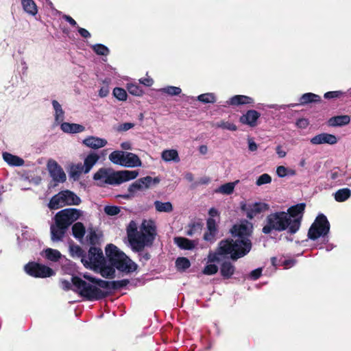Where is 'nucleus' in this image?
Listing matches in <instances>:
<instances>
[{"mask_svg":"<svg viewBox=\"0 0 351 351\" xmlns=\"http://www.w3.org/2000/svg\"><path fill=\"white\" fill-rule=\"evenodd\" d=\"M232 237H238L234 240L226 239L221 240L218 245V254L221 255H230L233 261H237L247 255L252 247V243L250 239L252 230L244 223L235 224L230 229Z\"/></svg>","mask_w":351,"mask_h":351,"instance_id":"obj_1","label":"nucleus"},{"mask_svg":"<svg viewBox=\"0 0 351 351\" xmlns=\"http://www.w3.org/2000/svg\"><path fill=\"white\" fill-rule=\"evenodd\" d=\"M126 232L128 241L135 252H142L145 246L153 245L156 236V227L152 220H143L140 231H138L137 223L132 220L127 226Z\"/></svg>","mask_w":351,"mask_h":351,"instance_id":"obj_2","label":"nucleus"},{"mask_svg":"<svg viewBox=\"0 0 351 351\" xmlns=\"http://www.w3.org/2000/svg\"><path fill=\"white\" fill-rule=\"evenodd\" d=\"M265 225L262 228L263 233L270 234L272 231L287 232L291 235L295 234L301 226V217L290 219L285 211H278L268 215Z\"/></svg>","mask_w":351,"mask_h":351,"instance_id":"obj_3","label":"nucleus"},{"mask_svg":"<svg viewBox=\"0 0 351 351\" xmlns=\"http://www.w3.org/2000/svg\"><path fill=\"white\" fill-rule=\"evenodd\" d=\"M138 175L137 171H114L110 168H100L93 176L95 180H99L103 184L119 185L125 182L135 179Z\"/></svg>","mask_w":351,"mask_h":351,"instance_id":"obj_4","label":"nucleus"},{"mask_svg":"<svg viewBox=\"0 0 351 351\" xmlns=\"http://www.w3.org/2000/svg\"><path fill=\"white\" fill-rule=\"evenodd\" d=\"M105 251L110 263L119 271L130 274L136 270L138 265L114 244H108Z\"/></svg>","mask_w":351,"mask_h":351,"instance_id":"obj_5","label":"nucleus"},{"mask_svg":"<svg viewBox=\"0 0 351 351\" xmlns=\"http://www.w3.org/2000/svg\"><path fill=\"white\" fill-rule=\"evenodd\" d=\"M71 282L77 288L78 293L88 301L100 300L110 295V291L101 290L76 276H72Z\"/></svg>","mask_w":351,"mask_h":351,"instance_id":"obj_6","label":"nucleus"},{"mask_svg":"<svg viewBox=\"0 0 351 351\" xmlns=\"http://www.w3.org/2000/svg\"><path fill=\"white\" fill-rule=\"evenodd\" d=\"M80 198L69 190L62 191L53 195L48 204L50 210H56L64 206L79 205Z\"/></svg>","mask_w":351,"mask_h":351,"instance_id":"obj_7","label":"nucleus"},{"mask_svg":"<svg viewBox=\"0 0 351 351\" xmlns=\"http://www.w3.org/2000/svg\"><path fill=\"white\" fill-rule=\"evenodd\" d=\"M330 223L324 214H319L308 231V237L315 241L327 235L330 231Z\"/></svg>","mask_w":351,"mask_h":351,"instance_id":"obj_8","label":"nucleus"},{"mask_svg":"<svg viewBox=\"0 0 351 351\" xmlns=\"http://www.w3.org/2000/svg\"><path fill=\"white\" fill-rule=\"evenodd\" d=\"M82 212L77 208H69L58 212L54 216V221L69 228V226L82 216Z\"/></svg>","mask_w":351,"mask_h":351,"instance_id":"obj_9","label":"nucleus"},{"mask_svg":"<svg viewBox=\"0 0 351 351\" xmlns=\"http://www.w3.org/2000/svg\"><path fill=\"white\" fill-rule=\"evenodd\" d=\"M103 252L101 248L91 246L88 252V257L83 260V265L86 268L97 271L98 267L104 261Z\"/></svg>","mask_w":351,"mask_h":351,"instance_id":"obj_10","label":"nucleus"},{"mask_svg":"<svg viewBox=\"0 0 351 351\" xmlns=\"http://www.w3.org/2000/svg\"><path fill=\"white\" fill-rule=\"evenodd\" d=\"M25 272L34 278H47L55 275V271L49 267L45 265L29 262L24 267Z\"/></svg>","mask_w":351,"mask_h":351,"instance_id":"obj_11","label":"nucleus"},{"mask_svg":"<svg viewBox=\"0 0 351 351\" xmlns=\"http://www.w3.org/2000/svg\"><path fill=\"white\" fill-rule=\"evenodd\" d=\"M241 210L246 213L248 219H252L256 215L269 209V204L264 202H255L247 204L244 202H241Z\"/></svg>","mask_w":351,"mask_h":351,"instance_id":"obj_12","label":"nucleus"},{"mask_svg":"<svg viewBox=\"0 0 351 351\" xmlns=\"http://www.w3.org/2000/svg\"><path fill=\"white\" fill-rule=\"evenodd\" d=\"M47 169L50 176L56 182H64L66 180V176L62 168L54 160H49L47 162Z\"/></svg>","mask_w":351,"mask_h":351,"instance_id":"obj_13","label":"nucleus"},{"mask_svg":"<svg viewBox=\"0 0 351 351\" xmlns=\"http://www.w3.org/2000/svg\"><path fill=\"white\" fill-rule=\"evenodd\" d=\"M261 117V113L255 110H248L239 118V122L251 128L258 125V120Z\"/></svg>","mask_w":351,"mask_h":351,"instance_id":"obj_14","label":"nucleus"},{"mask_svg":"<svg viewBox=\"0 0 351 351\" xmlns=\"http://www.w3.org/2000/svg\"><path fill=\"white\" fill-rule=\"evenodd\" d=\"M310 142L313 145H335L337 143V138L334 134L321 133L311 138Z\"/></svg>","mask_w":351,"mask_h":351,"instance_id":"obj_15","label":"nucleus"},{"mask_svg":"<svg viewBox=\"0 0 351 351\" xmlns=\"http://www.w3.org/2000/svg\"><path fill=\"white\" fill-rule=\"evenodd\" d=\"M82 143L89 148L97 149L105 147L107 145L108 141L105 138L89 136L83 140Z\"/></svg>","mask_w":351,"mask_h":351,"instance_id":"obj_16","label":"nucleus"},{"mask_svg":"<svg viewBox=\"0 0 351 351\" xmlns=\"http://www.w3.org/2000/svg\"><path fill=\"white\" fill-rule=\"evenodd\" d=\"M67 228L56 222L50 226L51 239L53 241H60L63 239L67 231Z\"/></svg>","mask_w":351,"mask_h":351,"instance_id":"obj_17","label":"nucleus"},{"mask_svg":"<svg viewBox=\"0 0 351 351\" xmlns=\"http://www.w3.org/2000/svg\"><path fill=\"white\" fill-rule=\"evenodd\" d=\"M174 243L181 250H191L195 247L197 242L182 237H176L173 239Z\"/></svg>","mask_w":351,"mask_h":351,"instance_id":"obj_18","label":"nucleus"},{"mask_svg":"<svg viewBox=\"0 0 351 351\" xmlns=\"http://www.w3.org/2000/svg\"><path fill=\"white\" fill-rule=\"evenodd\" d=\"M254 100L253 98L242 95H237L232 97L227 101V104L229 106H240L245 104H253Z\"/></svg>","mask_w":351,"mask_h":351,"instance_id":"obj_19","label":"nucleus"},{"mask_svg":"<svg viewBox=\"0 0 351 351\" xmlns=\"http://www.w3.org/2000/svg\"><path fill=\"white\" fill-rule=\"evenodd\" d=\"M141 165V160L137 155L131 152L125 153L123 166L128 167H140Z\"/></svg>","mask_w":351,"mask_h":351,"instance_id":"obj_20","label":"nucleus"},{"mask_svg":"<svg viewBox=\"0 0 351 351\" xmlns=\"http://www.w3.org/2000/svg\"><path fill=\"white\" fill-rule=\"evenodd\" d=\"M235 272L234 265L229 261H223L220 265V274L223 279H230Z\"/></svg>","mask_w":351,"mask_h":351,"instance_id":"obj_21","label":"nucleus"},{"mask_svg":"<svg viewBox=\"0 0 351 351\" xmlns=\"http://www.w3.org/2000/svg\"><path fill=\"white\" fill-rule=\"evenodd\" d=\"M350 117L349 115H338L330 118L328 125L331 127H341L349 124Z\"/></svg>","mask_w":351,"mask_h":351,"instance_id":"obj_22","label":"nucleus"},{"mask_svg":"<svg viewBox=\"0 0 351 351\" xmlns=\"http://www.w3.org/2000/svg\"><path fill=\"white\" fill-rule=\"evenodd\" d=\"M102 277L106 278H114L115 276V267L111 264L110 265H106V259L101 263V265L98 267V270Z\"/></svg>","mask_w":351,"mask_h":351,"instance_id":"obj_23","label":"nucleus"},{"mask_svg":"<svg viewBox=\"0 0 351 351\" xmlns=\"http://www.w3.org/2000/svg\"><path fill=\"white\" fill-rule=\"evenodd\" d=\"M306 208L305 203H300L296 205L292 206L289 207L287 210L288 215L290 216V219L291 217L293 219H297L298 217H301V220L302 219V216L304 213V210Z\"/></svg>","mask_w":351,"mask_h":351,"instance_id":"obj_24","label":"nucleus"},{"mask_svg":"<svg viewBox=\"0 0 351 351\" xmlns=\"http://www.w3.org/2000/svg\"><path fill=\"white\" fill-rule=\"evenodd\" d=\"M60 128L64 132L71 134L80 133L85 130V127L82 125L67 122L62 123Z\"/></svg>","mask_w":351,"mask_h":351,"instance_id":"obj_25","label":"nucleus"},{"mask_svg":"<svg viewBox=\"0 0 351 351\" xmlns=\"http://www.w3.org/2000/svg\"><path fill=\"white\" fill-rule=\"evenodd\" d=\"M100 158V156L97 153L90 152L85 158L84 161V173H88L93 167L98 162Z\"/></svg>","mask_w":351,"mask_h":351,"instance_id":"obj_26","label":"nucleus"},{"mask_svg":"<svg viewBox=\"0 0 351 351\" xmlns=\"http://www.w3.org/2000/svg\"><path fill=\"white\" fill-rule=\"evenodd\" d=\"M203 223L199 221H193L186 227V235L193 237L195 234H200Z\"/></svg>","mask_w":351,"mask_h":351,"instance_id":"obj_27","label":"nucleus"},{"mask_svg":"<svg viewBox=\"0 0 351 351\" xmlns=\"http://www.w3.org/2000/svg\"><path fill=\"white\" fill-rule=\"evenodd\" d=\"M3 158L8 164L12 166L20 167L24 164V160L21 158L8 152L3 153Z\"/></svg>","mask_w":351,"mask_h":351,"instance_id":"obj_28","label":"nucleus"},{"mask_svg":"<svg viewBox=\"0 0 351 351\" xmlns=\"http://www.w3.org/2000/svg\"><path fill=\"white\" fill-rule=\"evenodd\" d=\"M320 101L321 97L312 93H304L299 99L300 105H306L310 103H317Z\"/></svg>","mask_w":351,"mask_h":351,"instance_id":"obj_29","label":"nucleus"},{"mask_svg":"<svg viewBox=\"0 0 351 351\" xmlns=\"http://www.w3.org/2000/svg\"><path fill=\"white\" fill-rule=\"evenodd\" d=\"M162 158L163 160L169 162H179L180 158L178 156V153L176 149H166L162 152Z\"/></svg>","mask_w":351,"mask_h":351,"instance_id":"obj_30","label":"nucleus"},{"mask_svg":"<svg viewBox=\"0 0 351 351\" xmlns=\"http://www.w3.org/2000/svg\"><path fill=\"white\" fill-rule=\"evenodd\" d=\"M143 188L144 187L142 184V181H141L140 179H138L136 180L134 182H133L132 184H130V186L128 187L129 194L121 195H119V197H121L123 199H129L130 197L133 195L134 193H136L137 191L143 189Z\"/></svg>","mask_w":351,"mask_h":351,"instance_id":"obj_31","label":"nucleus"},{"mask_svg":"<svg viewBox=\"0 0 351 351\" xmlns=\"http://www.w3.org/2000/svg\"><path fill=\"white\" fill-rule=\"evenodd\" d=\"M85 226L82 222H76L73 225L72 234L75 239H82L85 234Z\"/></svg>","mask_w":351,"mask_h":351,"instance_id":"obj_32","label":"nucleus"},{"mask_svg":"<svg viewBox=\"0 0 351 351\" xmlns=\"http://www.w3.org/2000/svg\"><path fill=\"white\" fill-rule=\"evenodd\" d=\"M351 196V190L348 188L339 189L334 195L335 199L338 202H343Z\"/></svg>","mask_w":351,"mask_h":351,"instance_id":"obj_33","label":"nucleus"},{"mask_svg":"<svg viewBox=\"0 0 351 351\" xmlns=\"http://www.w3.org/2000/svg\"><path fill=\"white\" fill-rule=\"evenodd\" d=\"M24 10L28 14L35 16L37 12V6L33 0H21Z\"/></svg>","mask_w":351,"mask_h":351,"instance_id":"obj_34","label":"nucleus"},{"mask_svg":"<svg viewBox=\"0 0 351 351\" xmlns=\"http://www.w3.org/2000/svg\"><path fill=\"white\" fill-rule=\"evenodd\" d=\"M154 204L156 211L159 213H171L173 210V206L170 202H162L156 200Z\"/></svg>","mask_w":351,"mask_h":351,"instance_id":"obj_35","label":"nucleus"},{"mask_svg":"<svg viewBox=\"0 0 351 351\" xmlns=\"http://www.w3.org/2000/svg\"><path fill=\"white\" fill-rule=\"evenodd\" d=\"M43 253L47 259L53 262L58 261L62 256L61 253L58 250L52 248H47L43 251Z\"/></svg>","mask_w":351,"mask_h":351,"instance_id":"obj_36","label":"nucleus"},{"mask_svg":"<svg viewBox=\"0 0 351 351\" xmlns=\"http://www.w3.org/2000/svg\"><path fill=\"white\" fill-rule=\"evenodd\" d=\"M124 154V152L114 151L109 155V160L115 165L123 166Z\"/></svg>","mask_w":351,"mask_h":351,"instance_id":"obj_37","label":"nucleus"},{"mask_svg":"<svg viewBox=\"0 0 351 351\" xmlns=\"http://www.w3.org/2000/svg\"><path fill=\"white\" fill-rule=\"evenodd\" d=\"M52 105L55 110V119L58 123H60L64 119V114L61 105L56 101H52Z\"/></svg>","mask_w":351,"mask_h":351,"instance_id":"obj_38","label":"nucleus"},{"mask_svg":"<svg viewBox=\"0 0 351 351\" xmlns=\"http://www.w3.org/2000/svg\"><path fill=\"white\" fill-rule=\"evenodd\" d=\"M176 267L178 271H185L191 267L190 261L186 257H178L176 261Z\"/></svg>","mask_w":351,"mask_h":351,"instance_id":"obj_39","label":"nucleus"},{"mask_svg":"<svg viewBox=\"0 0 351 351\" xmlns=\"http://www.w3.org/2000/svg\"><path fill=\"white\" fill-rule=\"evenodd\" d=\"M84 167L81 163L73 165L70 171V176L74 180L79 179L82 172L84 173Z\"/></svg>","mask_w":351,"mask_h":351,"instance_id":"obj_40","label":"nucleus"},{"mask_svg":"<svg viewBox=\"0 0 351 351\" xmlns=\"http://www.w3.org/2000/svg\"><path fill=\"white\" fill-rule=\"evenodd\" d=\"M197 100L203 104H214L216 101V97L214 93H204L197 97Z\"/></svg>","mask_w":351,"mask_h":351,"instance_id":"obj_41","label":"nucleus"},{"mask_svg":"<svg viewBox=\"0 0 351 351\" xmlns=\"http://www.w3.org/2000/svg\"><path fill=\"white\" fill-rule=\"evenodd\" d=\"M234 186L235 182H228L219 186L216 192L226 195H230L233 193Z\"/></svg>","mask_w":351,"mask_h":351,"instance_id":"obj_42","label":"nucleus"},{"mask_svg":"<svg viewBox=\"0 0 351 351\" xmlns=\"http://www.w3.org/2000/svg\"><path fill=\"white\" fill-rule=\"evenodd\" d=\"M70 252L72 256L76 255L81 258V261L83 263V260L86 258V252L84 250L78 245H72L70 246Z\"/></svg>","mask_w":351,"mask_h":351,"instance_id":"obj_43","label":"nucleus"},{"mask_svg":"<svg viewBox=\"0 0 351 351\" xmlns=\"http://www.w3.org/2000/svg\"><path fill=\"white\" fill-rule=\"evenodd\" d=\"M346 96V92H343L342 90H335V91H329L326 93L324 95V97L326 99H332L336 100L337 99H341Z\"/></svg>","mask_w":351,"mask_h":351,"instance_id":"obj_44","label":"nucleus"},{"mask_svg":"<svg viewBox=\"0 0 351 351\" xmlns=\"http://www.w3.org/2000/svg\"><path fill=\"white\" fill-rule=\"evenodd\" d=\"M92 49L95 53L100 56H108L110 53L109 49L102 44H95Z\"/></svg>","mask_w":351,"mask_h":351,"instance_id":"obj_45","label":"nucleus"},{"mask_svg":"<svg viewBox=\"0 0 351 351\" xmlns=\"http://www.w3.org/2000/svg\"><path fill=\"white\" fill-rule=\"evenodd\" d=\"M127 88L129 93L134 96H142L144 93L142 88L138 84H128Z\"/></svg>","mask_w":351,"mask_h":351,"instance_id":"obj_46","label":"nucleus"},{"mask_svg":"<svg viewBox=\"0 0 351 351\" xmlns=\"http://www.w3.org/2000/svg\"><path fill=\"white\" fill-rule=\"evenodd\" d=\"M130 283L128 279H123L121 280L111 281L110 282V291L112 290H119L121 288L126 287Z\"/></svg>","mask_w":351,"mask_h":351,"instance_id":"obj_47","label":"nucleus"},{"mask_svg":"<svg viewBox=\"0 0 351 351\" xmlns=\"http://www.w3.org/2000/svg\"><path fill=\"white\" fill-rule=\"evenodd\" d=\"M160 91L163 93L169 95L171 96H176V95H179L181 93L182 89L180 87L169 86L161 88L160 90Z\"/></svg>","mask_w":351,"mask_h":351,"instance_id":"obj_48","label":"nucleus"},{"mask_svg":"<svg viewBox=\"0 0 351 351\" xmlns=\"http://www.w3.org/2000/svg\"><path fill=\"white\" fill-rule=\"evenodd\" d=\"M215 125L217 128L228 130L230 131L237 130V126L233 123H230L228 121H221L219 122H217Z\"/></svg>","mask_w":351,"mask_h":351,"instance_id":"obj_49","label":"nucleus"},{"mask_svg":"<svg viewBox=\"0 0 351 351\" xmlns=\"http://www.w3.org/2000/svg\"><path fill=\"white\" fill-rule=\"evenodd\" d=\"M112 94L114 97H115L119 101H125L127 99V93L126 91L119 87H116L114 88Z\"/></svg>","mask_w":351,"mask_h":351,"instance_id":"obj_50","label":"nucleus"},{"mask_svg":"<svg viewBox=\"0 0 351 351\" xmlns=\"http://www.w3.org/2000/svg\"><path fill=\"white\" fill-rule=\"evenodd\" d=\"M95 282L94 284L97 286V287L102 288L104 289H106V291H110V294L112 293V291H110V282L111 281H106L104 280H101L100 278H96V280H94Z\"/></svg>","mask_w":351,"mask_h":351,"instance_id":"obj_51","label":"nucleus"},{"mask_svg":"<svg viewBox=\"0 0 351 351\" xmlns=\"http://www.w3.org/2000/svg\"><path fill=\"white\" fill-rule=\"evenodd\" d=\"M271 182V177L267 173L261 175L256 181L257 186H261L265 184H269Z\"/></svg>","mask_w":351,"mask_h":351,"instance_id":"obj_52","label":"nucleus"},{"mask_svg":"<svg viewBox=\"0 0 351 351\" xmlns=\"http://www.w3.org/2000/svg\"><path fill=\"white\" fill-rule=\"evenodd\" d=\"M120 208L117 206H106L104 208V212L106 215L110 216L117 215L120 213Z\"/></svg>","mask_w":351,"mask_h":351,"instance_id":"obj_53","label":"nucleus"},{"mask_svg":"<svg viewBox=\"0 0 351 351\" xmlns=\"http://www.w3.org/2000/svg\"><path fill=\"white\" fill-rule=\"evenodd\" d=\"M218 271V267L214 264H209L204 267L202 272L206 275H213Z\"/></svg>","mask_w":351,"mask_h":351,"instance_id":"obj_54","label":"nucleus"},{"mask_svg":"<svg viewBox=\"0 0 351 351\" xmlns=\"http://www.w3.org/2000/svg\"><path fill=\"white\" fill-rule=\"evenodd\" d=\"M110 80H105L103 82L104 86L99 90V96L100 97H106L109 94V84Z\"/></svg>","mask_w":351,"mask_h":351,"instance_id":"obj_55","label":"nucleus"},{"mask_svg":"<svg viewBox=\"0 0 351 351\" xmlns=\"http://www.w3.org/2000/svg\"><path fill=\"white\" fill-rule=\"evenodd\" d=\"M88 240L90 244L95 245L99 243V236L94 230H90L88 236Z\"/></svg>","mask_w":351,"mask_h":351,"instance_id":"obj_56","label":"nucleus"},{"mask_svg":"<svg viewBox=\"0 0 351 351\" xmlns=\"http://www.w3.org/2000/svg\"><path fill=\"white\" fill-rule=\"evenodd\" d=\"M207 228L208 231L216 232H217V226L215 220L213 218H208L206 221Z\"/></svg>","mask_w":351,"mask_h":351,"instance_id":"obj_57","label":"nucleus"},{"mask_svg":"<svg viewBox=\"0 0 351 351\" xmlns=\"http://www.w3.org/2000/svg\"><path fill=\"white\" fill-rule=\"evenodd\" d=\"M134 127V124L132 123H124L120 124L117 127V130L118 132H125Z\"/></svg>","mask_w":351,"mask_h":351,"instance_id":"obj_58","label":"nucleus"},{"mask_svg":"<svg viewBox=\"0 0 351 351\" xmlns=\"http://www.w3.org/2000/svg\"><path fill=\"white\" fill-rule=\"evenodd\" d=\"M262 268H257L252 270L250 274V278L254 280L258 279L262 274Z\"/></svg>","mask_w":351,"mask_h":351,"instance_id":"obj_59","label":"nucleus"},{"mask_svg":"<svg viewBox=\"0 0 351 351\" xmlns=\"http://www.w3.org/2000/svg\"><path fill=\"white\" fill-rule=\"evenodd\" d=\"M276 173L280 178H284L288 175V169L284 166L277 167Z\"/></svg>","mask_w":351,"mask_h":351,"instance_id":"obj_60","label":"nucleus"},{"mask_svg":"<svg viewBox=\"0 0 351 351\" xmlns=\"http://www.w3.org/2000/svg\"><path fill=\"white\" fill-rule=\"evenodd\" d=\"M140 180L142 181V184L144 188H149L151 185H152V178L151 176L141 178H140Z\"/></svg>","mask_w":351,"mask_h":351,"instance_id":"obj_61","label":"nucleus"},{"mask_svg":"<svg viewBox=\"0 0 351 351\" xmlns=\"http://www.w3.org/2000/svg\"><path fill=\"white\" fill-rule=\"evenodd\" d=\"M339 167H335L328 173V176L331 180H336L339 176Z\"/></svg>","mask_w":351,"mask_h":351,"instance_id":"obj_62","label":"nucleus"},{"mask_svg":"<svg viewBox=\"0 0 351 351\" xmlns=\"http://www.w3.org/2000/svg\"><path fill=\"white\" fill-rule=\"evenodd\" d=\"M139 81L141 84L147 87L152 86V84H154V80L151 77L141 78Z\"/></svg>","mask_w":351,"mask_h":351,"instance_id":"obj_63","label":"nucleus"},{"mask_svg":"<svg viewBox=\"0 0 351 351\" xmlns=\"http://www.w3.org/2000/svg\"><path fill=\"white\" fill-rule=\"evenodd\" d=\"M77 31L80 36L84 38H88L90 37V34L89 33V32L84 28L78 27Z\"/></svg>","mask_w":351,"mask_h":351,"instance_id":"obj_64","label":"nucleus"}]
</instances>
